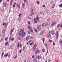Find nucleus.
Returning <instances> with one entry per match:
<instances>
[{
  "instance_id": "de8ad7c7",
  "label": "nucleus",
  "mask_w": 62,
  "mask_h": 62,
  "mask_svg": "<svg viewBox=\"0 0 62 62\" xmlns=\"http://www.w3.org/2000/svg\"><path fill=\"white\" fill-rule=\"evenodd\" d=\"M59 7H62V4L60 5Z\"/></svg>"
},
{
  "instance_id": "2eb2a0df",
  "label": "nucleus",
  "mask_w": 62,
  "mask_h": 62,
  "mask_svg": "<svg viewBox=\"0 0 62 62\" xmlns=\"http://www.w3.org/2000/svg\"><path fill=\"white\" fill-rule=\"evenodd\" d=\"M14 29H12L10 31V35H11L12 33V32H13Z\"/></svg>"
},
{
  "instance_id": "c03bdc74",
  "label": "nucleus",
  "mask_w": 62,
  "mask_h": 62,
  "mask_svg": "<svg viewBox=\"0 0 62 62\" xmlns=\"http://www.w3.org/2000/svg\"><path fill=\"white\" fill-rule=\"evenodd\" d=\"M28 24H31V22H29L28 23Z\"/></svg>"
},
{
  "instance_id": "49530a36",
  "label": "nucleus",
  "mask_w": 62,
  "mask_h": 62,
  "mask_svg": "<svg viewBox=\"0 0 62 62\" xmlns=\"http://www.w3.org/2000/svg\"><path fill=\"white\" fill-rule=\"evenodd\" d=\"M11 40L12 41H14V38H12L11 39Z\"/></svg>"
},
{
  "instance_id": "ddd939ff",
  "label": "nucleus",
  "mask_w": 62,
  "mask_h": 62,
  "mask_svg": "<svg viewBox=\"0 0 62 62\" xmlns=\"http://www.w3.org/2000/svg\"><path fill=\"white\" fill-rule=\"evenodd\" d=\"M34 21L35 23H37V21H36V20L35 18H34Z\"/></svg>"
},
{
  "instance_id": "7c9ffc66",
  "label": "nucleus",
  "mask_w": 62,
  "mask_h": 62,
  "mask_svg": "<svg viewBox=\"0 0 62 62\" xmlns=\"http://www.w3.org/2000/svg\"><path fill=\"white\" fill-rule=\"evenodd\" d=\"M45 46H46V47H47V44L46 43H45Z\"/></svg>"
},
{
  "instance_id": "20e7f679",
  "label": "nucleus",
  "mask_w": 62,
  "mask_h": 62,
  "mask_svg": "<svg viewBox=\"0 0 62 62\" xmlns=\"http://www.w3.org/2000/svg\"><path fill=\"white\" fill-rule=\"evenodd\" d=\"M46 36L48 38H51V34L50 33H48L47 34Z\"/></svg>"
},
{
  "instance_id": "cd10ccee",
  "label": "nucleus",
  "mask_w": 62,
  "mask_h": 62,
  "mask_svg": "<svg viewBox=\"0 0 62 62\" xmlns=\"http://www.w3.org/2000/svg\"><path fill=\"white\" fill-rule=\"evenodd\" d=\"M7 5V3H6V2H4V3H3V5L4 6H5V5Z\"/></svg>"
},
{
  "instance_id": "bb28decb",
  "label": "nucleus",
  "mask_w": 62,
  "mask_h": 62,
  "mask_svg": "<svg viewBox=\"0 0 62 62\" xmlns=\"http://www.w3.org/2000/svg\"><path fill=\"white\" fill-rule=\"evenodd\" d=\"M19 44H20V43H19V42L18 43L17 45V48H18L19 47Z\"/></svg>"
},
{
  "instance_id": "1a4fd4ad",
  "label": "nucleus",
  "mask_w": 62,
  "mask_h": 62,
  "mask_svg": "<svg viewBox=\"0 0 62 62\" xmlns=\"http://www.w3.org/2000/svg\"><path fill=\"white\" fill-rule=\"evenodd\" d=\"M51 33L53 35H54V31L53 30H52L51 31Z\"/></svg>"
},
{
  "instance_id": "09e8293b",
  "label": "nucleus",
  "mask_w": 62,
  "mask_h": 62,
  "mask_svg": "<svg viewBox=\"0 0 62 62\" xmlns=\"http://www.w3.org/2000/svg\"><path fill=\"white\" fill-rule=\"evenodd\" d=\"M17 56L16 55L15 57H14V59H16V58H17Z\"/></svg>"
},
{
  "instance_id": "2f4dec72",
  "label": "nucleus",
  "mask_w": 62,
  "mask_h": 62,
  "mask_svg": "<svg viewBox=\"0 0 62 62\" xmlns=\"http://www.w3.org/2000/svg\"><path fill=\"white\" fill-rule=\"evenodd\" d=\"M38 16H37V17L36 18V19L37 20H38L39 19V17H38Z\"/></svg>"
},
{
  "instance_id": "4be33fe9",
  "label": "nucleus",
  "mask_w": 62,
  "mask_h": 62,
  "mask_svg": "<svg viewBox=\"0 0 62 62\" xmlns=\"http://www.w3.org/2000/svg\"><path fill=\"white\" fill-rule=\"evenodd\" d=\"M33 62H37V60H36V58L34 59Z\"/></svg>"
},
{
  "instance_id": "aec40b11",
  "label": "nucleus",
  "mask_w": 62,
  "mask_h": 62,
  "mask_svg": "<svg viewBox=\"0 0 62 62\" xmlns=\"http://www.w3.org/2000/svg\"><path fill=\"white\" fill-rule=\"evenodd\" d=\"M41 26H42L43 27H44L45 26V23H42V25H41Z\"/></svg>"
},
{
  "instance_id": "c756f323",
  "label": "nucleus",
  "mask_w": 62,
  "mask_h": 62,
  "mask_svg": "<svg viewBox=\"0 0 62 62\" xmlns=\"http://www.w3.org/2000/svg\"><path fill=\"white\" fill-rule=\"evenodd\" d=\"M22 15V14L21 13H20V14H19V18H20L21 17V16Z\"/></svg>"
},
{
  "instance_id": "58836bf2",
  "label": "nucleus",
  "mask_w": 62,
  "mask_h": 62,
  "mask_svg": "<svg viewBox=\"0 0 62 62\" xmlns=\"http://www.w3.org/2000/svg\"><path fill=\"white\" fill-rule=\"evenodd\" d=\"M25 49V46H23V51H24V50Z\"/></svg>"
},
{
  "instance_id": "e433bc0d",
  "label": "nucleus",
  "mask_w": 62,
  "mask_h": 62,
  "mask_svg": "<svg viewBox=\"0 0 62 62\" xmlns=\"http://www.w3.org/2000/svg\"><path fill=\"white\" fill-rule=\"evenodd\" d=\"M59 42L61 43H62V40H60V41H59Z\"/></svg>"
},
{
  "instance_id": "b1692460",
  "label": "nucleus",
  "mask_w": 62,
  "mask_h": 62,
  "mask_svg": "<svg viewBox=\"0 0 62 62\" xmlns=\"http://www.w3.org/2000/svg\"><path fill=\"white\" fill-rule=\"evenodd\" d=\"M11 38H12V37L11 36H10V37H9V42L10 41V40L11 39Z\"/></svg>"
},
{
  "instance_id": "4d7b16f0",
  "label": "nucleus",
  "mask_w": 62,
  "mask_h": 62,
  "mask_svg": "<svg viewBox=\"0 0 62 62\" xmlns=\"http://www.w3.org/2000/svg\"><path fill=\"white\" fill-rule=\"evenodd\" d=\"M37 3L38 4H39V2H38V1H37Z\"/></svg>"
},
{
  "instance_id": "ea45409f",
  "label": "nucleus",
  "mask_w": 62,
  "mask_h": 62,
  "mask_svg": "<svg viewBox=\"0 0 62 62\" xmlns=\"http://www.w3.org/2000/svg\"><path fill=\"white\" fill-rule=\"evenodd\" d=\"M42 51L43 52H45V50L44 49H42Z\"/></svg>"
},
{
  "instance_id": "a18cd8bd",
  "label": "nucleus",
  "mask_w": 62,
  "mask_h": 62,
  "mask_svg": "<svg viewBox=\"0 0 62 62\" xmlns=\"http://www.w3.org/2000/svg\"><path fill=\"white\" fill-rule=\"evenodd\" d=\"M22 49H21L20 50V51H19L20 53H21L22 52Z\"/></svg>"
},
{
  "instance_id": "a19ab883",
  "label": "nucleus",
  "mask_w": 62,
  "mask_h": 62,
  "mask_svg": "<svg viewBox=\"0 0 62 62\" xmlns=\"http://www.w3.org/2000/svg\"><path fill=\"white\" fill-rule=\"evenodd\" d=\"M49 41L50 42H53V41L51 40H49Z\"/></svg>"
},
{
  "instance_id": "c9c22d12",
  "label": "nucleus",
  "mask_w": 62,
  "mask_h": 62,
  "mask_svg": "<svg viewBox=\"0 0 62 62\" xmlns=\"http://www.w3.org/2000/svg\"><path fill=\"white\" fill-rule=\"evenodd\" d=\"M50 20V19L49 18H48L47 19V21L48 22H49Z\"/></svg>"
},
{
  "instance_id": "dca6fc26",
  "label": "nucleus",
  "mask_w": 62,
  "mask_h": 62,
  "mask_svg": "<svg viewBox=\"0 0 62 62\" xmlns=\"http://www.w3.org/2000/svg\"><path fill=\"white\" fill-rule=\"evenodd\" d=\"M17 7L18 8H20V5L19 4H18L17 3Z\"/></svg>"
},
{
  "instance_id": "473e14b6",
  "label": "nucleus",
  "mask_w": 62,
  "mask_h": 62,
  "mask_svg": "<svg viewBox=\"0 0 62 62\" xmlns=\"http://www.w3.org/2000/svg\"><path fill=\"white\" fill-rule=\"evenodd\" d=\"M28 33L29 34H30V31H28Z\"/></svg>"
},
{
  "instance_id": "39448f33",
  "label": "nucleus",
  "mask_w": 62,
  "mask_h": 62,
  "mask_svg": "<svg viewBox=\"0 0 62 62\" xmlns=\"http://www.w3.org/2000/svg\"><path fill=\"white\" fill-rule=\"evenodd\" d=\"M31 14H30V15L31 16H32L33 14H34V12H33V9H31Z\"/></svg>"
},
{
  "instance_id": "0eeeda50",
  "label": "nucleus",
  "mask_w": 62,
  "mask_h": 62,
  "mask_svg": "<svg viewBox=\"0 0 62 62\" xmlns=\"http://www.w3.org/2000/svg\"><path fill=\"white\" fill-rule=\"evenodd\" d=\"M41 25H39V26H38L37 27V28L39 30H40L41 29Z\"/></svg>"
},
{
  "instance_id": "f03ea898",
  "label": "nucleus",
  "mask_w": 62,
  "mask_h": 62,
  "mask_svg": "<svg viewBox=\"0 0 62 62\" xmlns=\"http://www.w3.org/2000/svg\"><path fill=\"white\" fill-rule=\"evenodd\" d=\"M55 34V35L56 36V38L57 39H58L59 37V33L58 31H56Z\"/></svg>"
},
{
  "instance_id": "4468645a",
  "label": "nucleus",
  "mask_w": 62,
  "mask_h": 62,
  "mask_svg": "<svg viewBox=\"0 0 62 62\" xmlns=\"http://www.w3.org/2000/svg\"><path fill=\"white\" fill-rule=\"evenodd\" d=\"M22 7L23 8H24V7H25V5L24 3L22 4Z\"/></svg>"
},
{
  "instance_id": "9b49d317",
  "label": "nucleus",
  "mask_w": 62,
  "mask_h": 62,
  "mask_svg": "<svg viewBox=\"0 0 62 62\" xmlns=\"http://www.w3.org/2000/svg\"><path fill=\"white\" fill-rule=\"evenodd\" d=\"M54 7H55V4H53L51 6V9H53L54 8Z\"/></svg>"
},
{
  "instance_id": "bf43d9fd",
  "label": "nucleus",
  "mask_w": 62,
  "mask_h": 62,
  "mask_svg": "<svg viewBox=\"0 0 62 62\" xmlns=\"http://www.w3.org/2000/svg\"><path fill=\"white\" fill-rule=\"evenodd\" d=\"M39 13H40V14H42V12L41 11H40V12H39Z\"/></svg>"
},
{
  "instance_id": "f3484780",
  "label": "nucleus",
  "mask_w": 62,
  "mask_h": 62,
  "mask_svg": "<svg viewBox=\"0 0 62 62\" xmlns=\"http://www.w3.org/2000/svg\"><path fill=\"white\" fill-rule=\"evenodd\" d=\"M30 37V36H27V37L26 38V39L27 40Z\"/></svg>"
},
{
  "instance_id": "f257e3e1",
  "label": "nucleus",
  "mask_w": 62,
  "mask_h": 62,
  "mask_svg": "<svg viewBox=\"0 0 62 62\" xmlns=\"http://www.w3.org/2000/svg\"><path fill=\"white\" fill-rule=\"evenodd\" d=\"M25 34L26 33L24 32V30H20L19 33V34L20 36L21 37H23V34Z\"/></svg>"
},
{
  "instance_id": "69168bd1",
  "label": "nucleus",
  "mask_w": 62,
  "mask_h": 62,
  "mask_svg": "<svg viewBox=\"0 0 62 62\" xmlns=\"http://www.w3.org/2000/svg\"><path fill=\"white\" fill-rule=\"evenodd\" d=\"M59 26V25L58 24V25H57V27H58Z\"/></svg>"
},
{
  "instance_id": "5701e85b",
  "label": "nucleus",
  "mask_w": 62,
  "mask_h": 62,
  "mask_svg": "<svg viewBox=\"0 0 62 62\" xmlns=\"http://www.w3.org/2000/svg\"><path fill=\"white\" fill-rule=\"evenodd\" d=\"M8 25V23H6L5 24V27H7V26Z\"/></svg>"
},
{
  "instance_id": "393cba45",
  "label": "nucleus",
  "mask_w": 62,
  "mask_h": 62,
  "mask_svg": "<svg viewBox=\"0 0 62 62\" xmlns=\"http://www.w3.org/2000/svg\"><path fill=\"white\" fill-rule=\"evenodd\" d=\"M16 2H15V3H14V5H13V8H15V5H16Z\"/></svg>"
},
{
  "instance_id": "412c9836",
  "label": "nucleus",
  "mask_w": 62,
  "mask_h": 62,
  "mask_svg": "<svg viewBox=\"0 0 62 62\" xmlns=\"http://www.w3.org/2000/svg\"><path fill=\"white\" fill-rule=\"evenodd\" d=\"M6 31V30L4 29L2 31V33H5Z\"/></svg>"
},
{
  "instance_id": "c85d7f7f",
  "label": "nucleus",
  "mask_w": 62,
  "mask_h": 62,
  "mask_svg": "<svg viewBox=\"0 0 62 62\" xmlns=\"http://www.w3.org/2000/svg\"><path fill=\"white\" fill-rule=\"evenodd\" d=\"M4 54V53H2V54H1V58H2L3 56V55Z\"/></svg>"
},
{
  "instance_id": "0e129e2a",
  "label": "nucleus",
  "mask_w": 62,
  "mask_h": 62,
  "mask_svg": "<svg viewBox=\"0 0 62 62\" xmlns=\"http://www.w3.org/2000/svg\"><path fill=\"white\" fill-rule=\"evenodd\" d=\"M43 7H44V8H45V5H43Z\"/></svg>"
},
{
  "instance_id": "72a5a7b5",
  "label": "nucleus",
  "mask_w": 62,
  "mask_h": 62,
  "mask_svg": "<svg viewBox=\"0 0 62 62\" xmlns=\"http://www.w3.org/2000/svg\"><path fill=\"white\" fill-rule=\"evenodd\" d=\"M45 26H47L48 24L47 23H45Z\"/></svg>"
},
{
  "instance_id": "6e6552de",
  "label": "nucleus",
  "mask_w": 62,
  "mask_h": 62,
  "mask_svg": "<svg viewBox=\"0 0 62 62\" xmlns=\"http://www.w3.org/2000/svg\"><path fill=\"white\" fill-rule=\"evenodd\" d=\"M33 49L35 50L37 46V45L36 44H34L33 45Z\"/></svg>"
},
{
  "instance_id": "9d476101",
  "label": "nucleus",
  "mask_w": 62,
  "mask_h": 62,
  "mask_svg": "<svg viewBox=\"0 0 62 62\" xmlns=\"http://www.w3.org/2000/svg\"><path fill=\"white\" fill-rule=\"evenodd\" d=\"M39 52L38 50H36L35 52V54H38V53H39Z\"/></svg>"
},
{
  "instance_id": "5fc2aeb1",
  "label": "nucleus",
  "mask_w": 62,
  "mask_h": 62,
  "mask_svg": "<svg viewBox=\"0 0 62 62\" xmlns=\"http://www.w3.org/2000/svg\"><path fill=\"white\" fill-rule=\"evenodd\" d=\"M18 39H19V40L20 39V37H18Z\"/></svg>"
},
{
  "instance_id": "423d86ee",
  "label": "nucleus",
  "mask_w": 62,
  "mask_h": 62,
  "mask_svg": "<svg viewBox=\"0 0 62 62\" xmlns=\"http://www.w3.org/2000/svg\"><path fill=\"white\" fill-rule=\"evenodd\" d=\"M37 58L38 60L40 59L41 58V56L40 55H39L38 56H37L36 57Z\"/></svg>"
},
{
  "instance_id": "79ce46f5",
  "label": "nucleus",
  "mask_w": 62,
  "mask_h": 62,
  "mask_svg": "<svg viewBox=\"0 0 62 62\" xmlns=\"http://www.w3.org/2000/svg\"><path fill=\"white\" fill-rule=\"evenodd\" d=\"M23 1H24V3H25V2H26L27 0H23Z\"/></svg>"
},
{
  "instance_id": "a878e982",
  "label": "nucleus",
  "mask_w": 62,
  "mask_h": 62,
  "mask_svg": "<svg viewBox=\"0 0 62 62\" xmlns=\"http://www.w3.org/2000/svg\"><path fill=\"white\" fill-rule=\"evenodd\" d=\"M42 41H43V43H44V42L45 41V38H43V39H42Z\"/></svg>"
},
{
  "instance_id": "864d4df0",
  "label": "nucleus",
  "mask_w": 62,
  "mask_h": 62,
  "mask_svg": "<svg viewBox=\"0 0 62 62\" xmlns=\"http://www.w3.org/2000/svg\"><path fill=\"white\" fill-rule=\"evenodd\" d=\"M33 45V44H32V43H31L30 44V45Z\"/></svg>"
},
{
  "instance_id": "680f3d73",
  "label": "nucleus",
  "mask_w": 62,
  "mask_h": 62,
  "mask_svg": "<svg viewBox=\"0 0 62 62\" xmlns=\"http://www.w3.org/2000/svg\"><path fill=\"white\" fill-rule=\"evenodd\" d=\"M60 26L62 28V24L60 25Z\"/></svg>"
},
{
  "instance_id": "13d9d810",
  "label": "nucleus",
  "mask_w": 62,
  "mask_h": 62,
  "mask_svg": "<svg viewBox=\"0 0 62 62\" xmlns=\"http://www.w3.org/2000/svg\"><path fill=\"white\" fill-rule=\"evenodd\" d=\"M12 2H10V5H11L12 4Z\"/></svg>"
},
{
  "instance_id": "338daca9",
  "label": "nucleus",
  "mask_w": 62,
  "mask_h": 62,
  "mask_svg": "<svg viewBox=\"0 0 62 62\" xmlns=\"http://www.w3.org/2000/svg\"><path fill=\"white\" fill-rule=\"evenodd\" d=\"M53 45H55V43H54V42L53 43Z\"/></svg>"
},
{
  "instance_id": "f8f14e48",
  "label": "nucleus",
  "mask_w": 62,
  "mask_h": 62,
  "mask_svg": "<svg viewBox=\"0 0 62 62\" xmlns=\"http://www.w3.org/2000/svg\"><path fill=\"white\" fill-rule=\"evenodd\" d=\"M54 24L55 25V23L54 22H52V24H51V26L53 27Z\"/></svg>"
},
{
  "instance_id": "e2e57ef3",
  "label": "nucleus",
  "mask_w": 62,
  "mask_h": 62,
  "mask_svg": "<svg viewBox=\"0 0 62 62\" xmlns=\"http://www.w3.org/2000/svg\"><path fill=\"white\" fill-rule=\"evenodd\" d=\"M34 55L33 56H32V58H34Z\"/></svg>"
},
{
  "instance_id": "052dcab7",
  "label": "nucleus",
  "mask_w": 62,
  "mask_h": 62,
  "mask_svg": "<svg viewBox=\"0 0 62 62\" xmlns=\"http://www.w3.org/2000/svg\"><path fill=\"white\" fill-rule=\"evenodd\" d=\"M31 40H30L29 41V43H30L31 42Z\"/></svg>"
},
{
  "instance_id": "3c124183",
  "label": "nucleus",
  "mask_w": 62,
  "mask_h": 62,
  "mask_svg": "<svg viewBox=\"0 0 62 62\" xmlns=\"http://www.w3.org/2000/svg\"><path fill=\"white\" fill-rule=\"evenodd\" d=\"M5 24V23H3V26H4Z\"/></svg>"
},
{
  "instance_id": "4c0bfd02",
  "label": "nucleus",
  "mask_w": 62,
  "mask_h": 62,
  "mask_svg": "<svg viewBox=\"0 0 62 62\" xmlns=\"http://www.w3.org/2000/svg\"><path fill=\"white\" fill-rule=\"evenodd\" d=\"M34 30L36 32H37V30H36L35 28H34Z\"/></svg>"
},
{
  "instance_id": "603ef678",
  "label": "nucleus",
  "mask_w": 62,
  "mask_h": 62,
  "mask_svg": "<svg viewBox=\"0 0 62 62\" xmlns=\"http://www.w3.org/2000/svg\"><path fill=\"white\" fill-rule=\"evenodd\" d=\"M22 46V45L21 44H20V47H21Z\"/></svg>"
},
{
  "instance_id": "8fccbe9b",
  "label": "nucleus",
  "mask_w": 62,
  "mask_h": 62,
  "mask_svg": "<svg viewBox=\"0 0 62 62\" xmlns=\"http://www.w3.org/2000/svg\"><path fill=\"white\" fill-rule=\"evenodd\" d=\"M27 62H30V61L29 60H28L27 61Z\"/></svg>"
},
{
  "instance_id": "6ab92c4d",
  "label": "nucleus",
  "mask_w": 62,
  "mask_h": 62,
  "mask_svg": "<svg viewBox=\"0 0 62 62\" xmlns=\"http://www.w3.org/2000/svg\"><path fill=\"white\" fill-rule=\"evenodd\" d=\"M8 44V42H7L5 43V46H6Z\"/></svg>"
},
{
  "instance_id": "6e6d98bb",
  "label": "nucleus",
  "mask_w": 62,
  "mask_h": 62,
  "mask_svg": "<svg viewBox=\"0 0 62 62\" xmlns=\"http://www.w3.org/2000/svg\"><path fill=\"white\" fill-rule=\"evenodd\" d=\"M13 1V0H11L10 1V2H12Z\"/></svg>"
},
{
  "instance_id": "37998d69",
  "label": "nucleus",
  "mask_w": 62,
  "mask_h": 62,
  "mask_svg": "<svg viewBox=\"0 0 62 62\" xmlns=\"http://www.w3.org/2000/svg\"><path fill=\"white\" fill-rule=\"evenodd\" d=\"M1 11L2 12H3L4 11V10L3 9H2Z\"/></svg>"
},
{
  "instance_id": "774afa93",
  "label": "nucleus",
  "mask_w": 62,
  "mask_h": 62,
  "mask_svg": "<svg viewBox=\"0 0 62 62\" xmlns=\"http://www.w3.org/2000/svg\"><path fill=\"white\" fill-rule=\"evenodd\" d=\"M60 45L61 46H62V43H60Z\"/></svg>"
},
{
  "instance_id": "a211bd4d",
  "label": "nucleus",
  "mask_w": 62,
  "mask_h": 62,
  "mask_svg": "<svg viewBox=\"0 0 62 62\" xmlns=\"http://www.w3.org/2000/svg\"><path fill=\"white\" fill-rule=\"evenodd\" d=\"M8 55V54L7 53L4 55V57H7Z\"/></svg>"
},
{
  "instance_id": "f704fd0d",
  "label": "nucleus",
  "mask_w": 62,
  "mask_h": 62,
  "mask_svg": "<svg viewBox=\"0 0 62 62\" xmlns=\"http://www.w3.org/2000/svg\"><path fill=\"white\" fill-rule=\"evenodd\" d=\"M8 39V37H7L6 38H5V39L6 41H7Z\"/></svg>"
},
{
  "instance_id": "7ed1b4c3",
  "label": "nucleus",
  "mask_w": 62,
  "mask_h": 62,
  "mask_svg": "<svg viewBox=\"0 0 62 62\" xmlns=\"http://www.w3.org/2000/svg\"><path fill=\"white\" fill-rule=\"evenodd\" d=\"M28 27L29 29L30 30L31 32V33H33V30L32 29L30 25H29Z\"/></svg>"
}]
</instances>
